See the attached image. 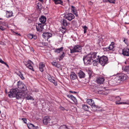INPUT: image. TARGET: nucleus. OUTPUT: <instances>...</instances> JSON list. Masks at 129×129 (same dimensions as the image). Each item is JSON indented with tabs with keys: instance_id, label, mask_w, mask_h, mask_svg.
<instances>
[{
	"instance_id": "f257e3e1",
	"label": "nucleus",
	"mask_w": 129,
	"mask_h": 129,
	"mask_svg": "<svg viewBox=\"0 0 129 129\" xmlns=\"http://www.w3.org/2000/svg\"><path fill=\"white\" fill-rule=\"evenodd\" d=\"M96 54V52H91L85 56H84L83 60L84 64H91L93 62H95L96 57H98Z\"/></svg>"
},
{
	"instance_id": "f03ea898",
	"label": "nucleus",
	"mask_w": 129,
	"mask_h": 129,
	"mask_svg": "<svg viewBox=\"0 0 129 129\" xmlns=\"http://www.w3.org/2000/svg\"><path fill=\"white\" fill-rule=\"evenodd\" d=\"M96 55L98 56V57H96L95 61L96 63L99 62L103 66H104L108 63V58L107 57L104 56L100 57L97 53Z\"/></svg>"
},
{
	"instance_id": "7ed1b4c3",
	"label": "nucleus",
	"mask_w": 129,
	"mask_h": 129,
	"mask_svg": "<svg viewBox=\"0 0 129 129\" xmlns=\"http://www.w3.org/2000/svg\"><path fill=\"white\" fill-rule=\"evenodd\" d=\"M82 47L79 45H76L70 49V53H71L81 52Z\"/></svg>"
},
{
	"instance_id": "20e7f679",
	"label": "nucleus",
	"mask_w": 129,
	"mask_h": 129,
	"mask_svg": "<svg viewBox=\"0 0 129 129\" xmlns=\"http://www.w3.org/2000/svg\"><path fill=\"white\" fill-rule=\"evenodd\" d=\"M86 102L91 107L92 110L94 111L97 110V107L94 104L93 100L91 99H88Z\"/></svg>"
},
{
	"instance_id": "39448f33",
	"label": "nucleus",
	"mask_w": 129,
	"mask_h": 129,
	"mask_svg": "<svg viewBox=\"0 0 129 129\" xmlns=\"http://www.w3.org/2000/svg\"><path fill=\"white\" fill-rule=\"evenodd\" d=\"M18 91V90L15 89L11 90L10 92H8V96L10 98H16Z\"/></svg>"
},
{
	"instance_id": "423d86ee",
	"label": "nucleus",
	"mask_w": 129,
	"mask_h": 129,
	"mask_svg": "<svg viewBox=\"0 0 129 129\" xmlns=\"http://www.w3.org/2000/svg\"><path fill=\"white\" fill-rule=\"evenodd\" d=\"M64 17L68 20L70 21L71 20L75 18L74 15L71 13L66 14L64 16Z\"/></svg>"
},
{
	"instance_id": "0eeeda50",
	"label": "nucleus",
	"mask_w": 129,
	"mask_h": 129,
	"mask_svg": "<svg viewBox=\"0 0 129 129\" xmlns=\"http://www.w3.org/2000/svg\"><path fill=\"white\" fill-rule=\"evenodd\" d=\"M27 64H25L26 66L30 69L34 71V70L32 65V64H33V62L31 60H28L27 61Z\"/></svg>"
},
{
	"instance_id": "6e6552de",
	"label": "nucleus",
	"mask_w": 129,
	"mask_h": 129,
	"mask_svg": "<svg viewBox=\"0 0 129 129\" xmlns=\"http://www.w3.org/2000/svg\"><path fill=\"white\" fill-rule=\"evenodd\" d=\"M25 96V94L22 92H19V91L17 94L16 98L18 99L20 98L24 99Z\"/></svg>"
},
{
	"instance_id": "1a4fd4ad",
	"label": "nucleus",
	"mask_w": 129,
	"mask_h": 129,
	"mask_svg": "<svg viewBox=\"0 0 129 129\" xmlns=\"http://www.w3.org/2000/svg\"><path fill=\"white\" fill-rule=\"evenodd\" d=\"M42 36L43 38L48 40L52 37V34L48 32H45L43 33Z\"/></svg>"
},
{
	"instance_id": "9d476101",
	"label": "nucleus",
	"mask_w": 129,
	"mask_h": 129,
	"mask_svg": "<svg viewBox=\"0 0 129 129\" xmlns=\"http://www.w3.org/2000/svg\"><path fill=\"white\" fill-rule=\"evenodd\" d=\"M44 24H42L41 23H39L38 26L36 25L37 30L38 31L41 32L44 29Z\"/></svg>"
},
{
	"instance_id": "9b49d317",
	"label": "nucleus",
	"mask_w": 129,
	"mask_h": 129,
	"mask_svg": "<svg viewBox=\"0 0 129 129\" xmlns=\"http://www.w3.org/2000/svg\"><path fill=\"white\" fill-rule=\"evenodd\" d=\"M70 77L71 80H74L78 78L76 74L74 72H71L70 74Z\"/></svg>"
},
{
	"instance_id": "f8f14e48",
	"label": "nucleus",
	"mask_w": 129,
	"mask_h": 129,
	"mask_svg": "<svg viewBox=\"0 0 129 129\" xmlns=\"http://www.w3.org/2000/svg\"><path fill=\"white\" fill-rule=\"evenodd\" d=\"M50 119L48 116H45L43 120V122L45 125L47 124L48 123L50 122Z\"/></svg>"
},
{
	"instance_id": "ddd939ff",
	"label": "nucleus",
	"mask_w": 129,
	"mask_h": 129,
	"mask_svg": "<svg viewBox=\"0 0 129 129\" xmlns=\"http://www.w3.org/2000/svg\"><path fill=\"white\" fill-rule=\"evenodd\" d=\"M122 54L124 56H129V49L124 48L122 50Z\"/></svg>"
},
{
	"instance_id": "4468645a",
	"label": "nucleus",
	"mask_w": 129,
	"mask_h": 129,
	"mask_svg": "<svg viewBox=\"0 0 129 129\" xmlns=\"http://www.w3.org/2000/svg\"><path fill=\"white\" fill-rule=\"evenodd\" d=\"M104 80L105 79L104 78L99 77L96 79V82L98 84H101L103 83Z\"/></svg>"
},
{
	"instance_id": "2eb2a0df",
	"label": "nucleus",
	"mask_w": 129,
	"mask_h": 129,
	"mask_svg": "<svg viewBox=\"0 0 129 129\" xmlns=\"http://www.w3.org/2000/svg\"><path fill=\"white\" fill-rule=\"evenodd\" d=\"M78 77L80 79L84 78L85 77V74L82 71L80 70L78 73Z\"/></svg>"
},
{
	"instance_id": "dca6fc26",
	"label": "nucleus",
	"mask_w": 129,
	"mask_h": 129,
	"mask_svg": "<svg viewBox=\"0 0 129 129\" xmlns=\"http://www.w3.org/2000/svg\"><path fill=\"white\" fill-rule=\"evenodd\" d=\"M40 21L41 22L42 24H44L46 21V18L44 16H41L39 19Z\"/></svg>"
},
{
	"instance_id": "f3484780",
	"label": "nucleus",
	"mask_w": 129,
	"mask_h": 129,
	"mask_svg": "<svg viewBox=\"0 0 129 129\" xmlns=\"http://www.w3.org/2000/svg\"><path fill=\"white\" fill-rule=\"evenodd\" d=\"M119 75L120 78L121 79V81H123L126 80L127 78V76L124 74H121Z\"/></svg>"
},
{
	"instance_id": "a211bd4d",
	"label": "nucleus",
	"mask_w": 129,
	"mask_h": 129,
	"mask_svg": "<svg viewBox=\"0 0 129 129\" xmlns=\"http://www.w3.org/2000/svg\"><path fill=\"white\" fill-rule=\"evenodd\" d=\"M45 67V65L43 62H41L39 65V68L40 71L43 72L44 71V68Z\"/></svg>"
},
{
	"instance_id": "6ab92c4d",
	"label": "nucleus",
	"mask_w": 129,
	"mask_h": 129,
	"mask_svg": "<svg viewBox=\"0 0 129 129\" xmlns=\"http://www.w3.org/2000/svg\"><path fill=\"white\" fill-rule=\"evenodd\" d=\"M114 43L113 42H112L111 43V44H110L108 48H105L106 49V50H107V49H108L109 50H112V51H113L114 50Z\"/></svg>"
},
{
	"instance_id": "aec40b11",
	"label": "nucleus",
	"mask_w": 129,
	"mask_h": 129,
	"mask_svg": "<svg viewBox=\"0 0 129 129\" xmlns=\"http://www.w3.org/2000/svg\"><path fill=\"white\" fill-rule=\"evenodd\" d=\"M27 125L29 129H37V127L32 124L28 123Z\"/></svg>"
},
{
	"instance_id": "412c9836",
	"label": "nucleus",
	"mask_w": 129,
	"mask_h": 129,
	"mask_svg": "<svg viewBox=\"0 0 129 129\" xmlns=\"http://www.w3.org/2000/svg\"><path fill=\"white\" fill-rule=\"evenodd\" d=\"M63 49V47H62L60 48L55 49L54 52L57 53H59L60 52L62 51Z\"/></svg>"
},
{
	"instance_id": "4be33fe9",
	"label": "nucleus",
	"mask_w": 129,
	"mask_h": 129,
	"mask_svg": "<svg viewBox=\"0 0 129 129\" xmlns=\"http://www.w3.org/2000/svg\"><path fill=\"white\" fill-rule=\"evenodd\" d=\"M122 69L124 71L129 74V66H128L123 67Z\"/></svg>"
},
{
	"instance_id": "5701e85b",
	"label": "nucleus",
	"mask_w": 129,
	"mask_h": 129,
	"mask_svg": "<svg viewBox=\"0 0 129 129\" xmlns=\"http://www.w3.org/2000/svg\"><path fill=\"white\" fill-rule=\"evenodd\" d=\"M20 86L19 88L22 90L23 91H25L26 90V86L23 84L21 86Z\"/></svg>"
},
{
	"instance_id": "b1692460",
	"label": "nucleus",
	"mask_w": 129,
	"mask_h": 129,
	"mask_svg": "<svg viewBox=\"0 0 129 129\" xmlns=\"http://www.w3.org/2000/svg\"><path fill=\"white\" fill-rule=\"evenodd\" d=\"M54 2L56 4H60L61 5H62L63 2L61 0H53Z\"/></svg>"
},
{
	"instance_id": "393cba45",
	"label": "nucleus",
	"mask_w": 129,
	"mask_h": 129,
	"mask_svg": "<svg viewBox=\"0 0 129 129\" xmlns=\"http://www.w3.org/2000/svg\"><path fill=\"white\" fill-rule=\"evenodd\" d=\"M82 109L88 111L89 110V108L88 106L85 105H83Z\"/></svg>"
},
{
	"instance_id": "a878e982",
	"label": "nucleus",
	"mask_w": 129,
	"mask_h": 129,
	"mask_svg": "<svg viewBox=\"0 0 129 129\" xmlns=\"http://www.w3.org/2000/svg\"><path fill=\"white\" fill-rule=\"evenodd\" d=\"M59 129H69V128H68L67 126L63 125L60 126Z\"/></svg>"
},
{
	"instance_id": "bb28decb",
	"label": "nucleus",
	"mask_w": 129,
	"mask_h": 129,
	"mask_svg": "<svg viewBox=\"0 0 129 129\" xmlns=\"http://www.w3.org/2000/svg\"><path fill=\"white\" fill-rule=\"evenodd\" d=\"M68 97L71 99L72 100H76V98L74 97L72 95H67Z\"/></svg>"
},
{
	"instance_id": "cd10ccee",
	"label": "nucleus",
	"mask_w": 129,
	"mask_h": 129,
	"mask_svg": "<svg viewBox=\"0 0 129 129\" xmlns=\"http://www.w3.org/2000/svg\"><path fill=\"white\" fill-rule=\"evenodd\" d=\"M26 99L27 100H34V99L33 97L30 95H27L25 97Z\"/></svg>"
},
{
	"instance_id": "c85d7f7f",
	"label": "nucleus",
	"mask_w": 129,
	"mask_h": 129,
	"mask_svg": "<svg viewBox=\"0 0 129 129\" xmlns=\"http://www.w3.org/2000/svg\"><path fill=\"white\" fill-rule=\"evenodd\" d=\"M62 24L64 26H66L68 24L67 20L64 19L62 20Z\"/></svg>"
},
{
	"instance_id": "c756f323",
	"label": "nucleus",
	"mask_w": 129,
	"mask_h": 129,
	"mask_svg": "<svg viewBox=\"0 0 129 129\" xmlns=\"http://www.w3.org/2000/svg\"><path fill=\"white\" fill-rule=\"evenodd\" d=\"M65 56V53L64 52H62V54L60 55L59 57V60H60L62 59Z\"/></svg>"
},
{
	"instance_id": "7c9ffc66",
	"label": "nucleus",
	"mask_w": 129,
	"mask_h": 129,
	"mask_svg": "<svg viewBox=\"0 0 129 129\" xmlns=\"http://www.w3.org/2000/svg\"><path fill=\"white\" fill-rule=\"evenodd\" d=\"M82 28L84 29V33L85 34L86 33L87 30L88 29L87 27L86 26H83Z\"/></svg>"
},
{
	"instance_id": "2f4dec72",
	"label": "nucleus",
	"mask_w": 129,
	"mask_h": 129,
	"mask_svg": "<svg viewBox=\"0 0 129 129\" xmlns=\"http://www.w3.org/2000/svg\"><path fill=\"white\" fill-rule=\"evenodd\" d=\"M33 34H28L27 35L28 38L30 39H32L33 38Z\"/></svg>"
},
{
	"instance_id": "473e14b6",
	"label": "nucleus",
	"mask_w": 129,
	"mask_h": 129,
	"mask_svg": "<svg viewBox=\"0 0 129 129\" xmlns=\"http://www.w3.org/2000/svg\"><path fill=\"white\" fill-rule=\"evenodd\" d=\"M88 73L89 75V78L90 79L92 76V73L91 72L90 70H89L88 71Z\"/></svg>"
},
{
	"instance_id": "72a5a7b5",
	"label": "nucleus",
	"mask_w": 129,
	"mask_h": 129,
	"mask_svg": "<svg viewBox=\"0 0 129 129\" xmlns=\"http://www.w3.org/2000/svg\"><path fill=\"white\" fill-rule=\"evenodd\" d=\"M71 7L72 11L74 12V13L75 11H76L75 7L72 6Z\"/></svg>"
},
{
	"instance_id": "f704fd0d",
	"label": "nucleus",
	"mask_w": 129,
	"mask_h": 129,
	"mask_svg": "<svg viewBox=\"0 0 129 129\" xmlns=\"http://www.w3.org/2000/svg\"><path fill=\"white\" fill-rule=\"evenodd\" d=\"M116 99L117 101H116L118 102V103L119 102V101L121 100V98L119 96H117L116 97Z\"/></svg>"
},
{
	"instance_id": "c9c22d12",
	"label": "nucleus",
	"mask_w": 129,
	"mask_h": 129,
	"mask_svg": "<svg viewBox=\"0 0 129 129\" xmlns=\"http://www.w3.org/2000/svg\"><path fill=\"white\" fill-rule=\"evenodd\" d=\"M51 63L53 65L55 66L56 67H57V62H55L53 61L51 62Z\"/></svg>"
},
{
	"instance_id": "e433bc0d",
	"label": "nucleus",
	"mask_w": 129,
	"mask_h": 129,
	"mask_svg": "<svg viewBox=\"0 0 129 129\" xmlns=\"http://www.w3.org/2000/svg\"><path fill=\"white\" fill-rule=\"evenodd\" d=\"M22 82L21 81H19L18 82L17 84L18 87L19 88L20 86H21V85H22Z\"/></svg>"
},
{
	"instance_id": "4c0bfd02",
	"label": "nucleus",
	"mask_w": 129,
	"mask_h": 129,
	"mask_svg": "<svg viewBox=\"0 0 129 129\" xmlns=\"http://www.w3.org/2000/svg\"><path fill=\"white\" fill-rule=\"evenodd\" d=\"M53 77L51 76L50 77H49V78H48V79L49 81L51 82L52 81H53Z\"/></svg>"
},
{
	"instance_id": "58836bf2",
	"label": "nucleus",
	"mask_w": 129,
	"mask_h": 129,
	"mask_svg": "<svg viewBox=\"0 0 129 129\" xmlns=\"http://www.w3.org/2000/svg\"><path fill=\"white\" fill-rule=\"evenodd\" d=\"M108 1L110 3L114 4L115 3V0H108Z\"/></svg>"
},
{
	"instance_id": "ea45409f",
	"label": "nucleus",
	"mask_w": 129,
	"mask_h": 129,
	"mask_svg": "<svg viewBox=\"0 0 129 129\" xmlns=\"http://www.w3.org/2000/svg\"><path fill=\"white\" fill-rule=\"evenodd\" d=\"M51 82L53 83L55 86H56L57 85V82L54 80L53 79V81H52Z\"/></svg>"
},
{
	"instance_id": "a19ab883",
	"label": "nucleus",
	"mask_w": 129,
	"mask_h": 129,
	"mask_svg": "<svg viewBox=\"0 0 129 129\" xmlns=\"http://www.w3.org/2000/svg\"><path fill=\"white\" fill-rule=\"evenodd\" d=\"M21 119L23 120L24 123H26L27 119L26 118H22Z\"/></svg>"
},
{
	"instance_id": "79ce46f5",
	"label": "nucleus",
	"mask_w": 129,
	"mask_h": 129,
	"mask_svg": "<svg viewBox=\"0 0 129 129\" xmlns=\"http://www.w3.org/2000/svg\"><path fill=\"white\" fill-rule=\"evenodd\" d=\"M123 41L126 45H127L128 44V43L127 42V39H126L124 38V39L123 40Z\"/></svg>"
},
{
	"instance_id": "37998d69",
	"label": "nucleus",
	"mask_w": 129,
	"mask_h": 129,
	"mask_svg": "<svg viewBox=\"0 0 129 129\" xmlns=\"http://www.w3.org/2000/svg\"><path fill=\"white\" fill-rule=\"evenodd\" d=\"M115 103L116 104H124V102H119V103H118V102L116 101L115 102Z\"/></svg>"
},
{
	"instance_id": "c03bdc74",
	"label": "nucleus",
	"mask_w": 129,
	"mask_h": 129,
	"mask_svg": "<svg viewBox=\"0 0 129 129\" xmlns=\"http://www.w3.org/2000/svg\"><path fill=\"white\" fill-rule=\"evenodd\" d=\"M5 28L3 27L2 26H0V30H1L2 31H3L5 30Z\"/></svg>"
},
{
	"instance_id": "a18cd8bd",
	"label": "nucleus",
	"mask_w": 129,
	"mask_h": 129,
	"mask_svg": "<svg viewBox=\"0 0 129 129\" xmlns=\"http://www.w3.org/2000/svg\"><path fill=\"white\" fill-rule=\"evenodd\" d=\"M120 78V75H119L118 76L116 77V80H120V81H121V79Z\"/></svg>"
},
{
	"instance_id": "49530a36",
	"label": "nucleus",
	"mask_w": 129,
	"mask_h": 129,
	"mask_svg": "<svg viewBox=\"0 0 129 129\" xmlns=\"http://www.w3.org/2000/svg\"><path fill=\"white\" fill-rule=\"evenodd\" d=\"M124 104L129 105V101L127 100L126 102H124Z\"/></svg>"
},
{
	"instance_id": "de8ad7c7",
	"label": "nucleus",
	"mask_w": 129,
	"mask_h": 129,
	"mask_svg": "<svg viewBox=\"0 0 129 129\" xmlns=\"http://www.w3.org/2000/svg\"><path fill=\"white\" fill-rule=\"evenodd\" d=\"M19 76L22 80H23L24 79V77L21 74L19 75Z\"/></svg>"
},
{
	"instance_id": "09e8293b",
	"label": "nucleus",
	"mask_w": 129,
	"mask_h": 129,
	"mask_svg": "<svg viewBox=\"0 0 129 129\" xmlns=\"http://www.w3.org/2000/svg\"><path fill=\"white\" fill-rule=\"evenodd\" d=\"M0 62L2 64H4L5 62L4 61L1 59L0 58Z\"/></svg>"
},
{
	"instance_id": "8fccbe9b",
	"label": "nucleus",
	"mask_w": 129,
	"mask_h": 129,
	"mask_svg": "<svg viewBox=\"0 0 129 129\" xmlns=\"http://www.w3.org/2000/svg\"><path fill=\"white\" fill-rule=\"evenodd\" d=\"M33 38L34 40H36L37 38V37L35 35H33Z\"/></svg>"
},
{
	"instance_id": "3c124183",
	"label": "nucleus",
	"mask_w": 129,
	"mask_h": 129,
	"mask_svg": "<svg viewBox=\"0 0 129 129\" xmlns=\"http://www.w3.org/2000/svg\"><path fill=\"white\" fill-rule=\"evenodd\" d=\"M69 92H70V93H74V94L77 93V92H75V91H69Z\"/></svg>"
},
{
	"instance_id": "603ef678",
	"label": "nucleus",
	"mask_w": 129,
	"mask_h": 129,
	"mask_svg": "<svg viewBox=\"0 0 129 129\" xmlns=\"http://www.w3.org/2000/svg\"><path fill=\"white\" fill-rule=\"evenodd\" d=\"M60 108L61 110H63V111L65 109L64 107H61V106L60 107Z\"/></svg>"
},
{
	"instance_id": "864d4df0",
	"label": "nucleus",
	"mask_w": 129,
	"mask_h": 129,
	"mask_svg": "<svg viewBox=\"0 0 129 129\" xmlns=\"http://www.w3.org/2000/svg\"><path fill=\"white\" fill-rule=\"evenodd\" d=\"M74 14L76 16H78V14H77V12L76 11L74 13Z\"/></svg>"
},
{
	"instance_id": "5fc2aeb1",
	"label": "nucleus",
	"mask_w": 129,
	"mask_h": 129,
	"mask_svg": "<svg viewBox=\"0 0 129 129\" xmlns=\"http://www.w3.org/2000/svg\"><path fill=\"white\" fill-rule=\"evenodd\" d=\"M52 76L49 74H48L47 75V78L48 79L49 77H50Z\"/></svg>"
},
{
	"instance_id": "6e6d98bb",
	"label": "nucleus",
	"mask_w": 129,
	"mask_h": 129,
	"mask_svg": "<svg viewBox=\"0 0 129 129\" xmlns=\"http://www.w3.org/2000/svg\"><path fill=\"white\" fill-rule=\"evenodd\" d=\"M4 64L6 65L8 68H9V67L8 65L6 62H5Z\"/></svg>"
},
{
	"instance_id": "4d7b16f0",
	"label": "nucleus",
	"mask_w": 129,
	"mask_h": 129,
	"mask_svg": "<svg viewBox=\"0 0 129 129\" xmlns=\"http://www.w3.org/2000/svg\"><path fill=\"white\" fill-rule=\"evenodd\" d=\"M34 91H35V92H38V91H39L38 90V89H35L34 90Z\"/></svg>"
},
{
	"instance_id": "13d9d810",
	"label": "nucleus",
	"mask_w": 129,
	"mask_h": 129,
	"mask_svg": "<svg viewBox=\"0 0 129 129\" xmlns=\"http://www.w3.org/2000/svg\"><path fill=\"white\" fill-rule=\"evenodd\" d=\"M62 28L64 30H66V28H65V26H64V27H62Z\"/></svg>"
},
{
	"instance_id": "bf43d9fd",
	"label": "nucleus",
	"mask_w": 129,
	"mask_h": 129,
	"mask_svg": "<svg viewBox=\"0 0 129 129\" xmlns=\"http://www.w3.org/2000/svg\"><path fill=\"white\" fill-rule=\"evenodd\" d=\"M66 30H62V33H65V32L66 31Z\"/></svg>"
},
{
	"instance_id": "052dcab7",
	"label": "nucleus",
	"mask_w": 129,
	"mask_h": 129,
	"mask_svg": "<svg viewBox=\"0 0 129 129\" xmlns=\"http://www.w3.org/2000/svg\"><path fill=\"white\" fill-rule=\"evenodd\" d=\"M127 34H128V35H129V30H128L127 32Z\"/></svg>"
},
{
	"instance_id": "680f3d73",
	"label": "nucleus",
	"mask_w": 129,
	"mask_h": 129,
	"mask_svg": "<svg viewBox=\"0 0 129 129\" xmlns=\"http://www.w3.org/2000/svg\"><path fill=\"white\" fill-rule=\"evenodd\" d=\"M125 24H129V23L125 22Z\"/></svg>"
},
{
	"instance_id": "e2e57ef3",
	"label": "nucleus",
	"mask_w": 129,
	"mask_h": 129,
	"mask_svg": "<svg viewBox=\"0 0 129 129\" xmlns=\"http://www.w3.org/2000/svg\"><path fill=\"white\" fill-rule=\"evenodd\" d=\"M11 15H9L8 16V17H11Z\"/></svg>"
},
{
	"instance_id": "0e129e2a",
	"label": "nucleus",
	"mask_w": 129,
	"mask_h": 129,
	"mask_svg": "<svg viewBox=\"0 0 129 129\" xmlns=\"http://www.w3.org/2000/svg\"><path fill=\"white\" fill-rule=\"evenodd\" d=\"M39 1H40V2H42L43 0H39Z\"/></svg>"
},
{
	"instance_id": "69168bd1",
	"label": "nucleus",
	"mask_w": 129,
	"mask_h": 129,
	"mask_svg": "<svg viewBox=\"0 0 129 129\" xmlns=\"http://www.w3.org/2000/svg\"><path fill=\"white\" fill-rule=\"evenodd\" d=\"M14 32L16 34H18V33H15V32Z\"/></svg>"
},
{
	"instance_id": "338daca9",
	"label": "nucleus",
	"mask_w": 129,
	"mask_h": 129,
	"mask_svg": "<svg viewBox=\"0 0 129 129\" xmlns=\"http://www.w3.org/2000/svg\"><path fill=\"white\" fill-rule=\"evenodd\" d=\"M2 19V18H0V20H1Z\"/></svg>"
},
{
	"instance_id": "774afa93",
	"label": "nucleus",
	"mask_w": 129,
	"mask_h": 129,
	"mask_svg": "<svg viewBox=\"0 0 129 129\" xmlns=\"http://www.w3.org/2000/svg\"><path fill=\"white\" fill-rule=\"evenodd\" d=\"M95 63H94V65H95Z\"/></svg>"
}]
</instances>
